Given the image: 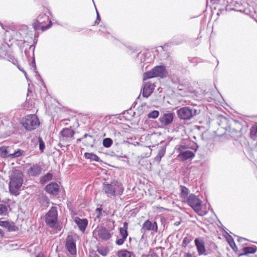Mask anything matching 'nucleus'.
I'll list each match as a JSON object with an SVG mask.
<instances>
[{"instance_id":"nucleus-1","label":"nucleus","mask_w":257,"mask_h":257,"mask_svg":"<svg viewBox=\"0 0 257 257\" xmlns=\"http://www.w3.org/2000/svg\"><path fill=\"white\" fill-rule=\"evenodd\" d=\"M10 180L9 189L10 194L15 196L19 195V190L24 182L23 173L16 170L11 176Z\"/></svg>"},{"instance_id":"nucleus-2","label":"nucleus","mask_w":257,"mask_h":257,"mask_svg":"<svg viewBox=\"0 0 257 257\" xmlns=\"http://www.w3.org/2000/svg\"><path fill=\"white\" fill-rule=\"evenodd\" d=\"M52 26V22L49 16L43 13H41L33 23V27L35 31L41 30L43 32L50 28Z\"/></svg>"},{"instance_id":"nucleus-3","label":"nucleus","mask_w":257,"mask_h":257,"mask_svg":"<svg viewBox=\"0 0 257 257\" xmlns=\"http://www.w3.org/2000/svg\"><path fill=\"white\" fill-rule=\"evenodd\" d=\"M168 72L164 65H157L151 70L148 71L143 74V80L154 78L160 77L164 78L167 76Z\"/></svg>"},{"instance_id":"nucleus-4","label":"nucleus","mask_w":257,"mask_h":257,"mask_svg":"<svg viewBox=\"0 0 257 257\" xmlns=\"http://www.w3.org/2000/svg\"><path fill=\"white\" fill-rule=\"evenodd\" d=\"M21 123L26 130L30 132L36 129L39 126L40 121L36 115L29 114L22 118Z\"/></svg>"},{"instance_id":"nucleus-5","label":"nucleus","mask_w":257,"mask_h":257,"mask_svg":"<svg viewBox=\"0 0 257 257\" xmlns=\"http://www.w3.org/2000/svg\"><path fill=\"white\" fill-rule=\"evenodd\" d=\"M199 113L197 109L193 107L184 106L176 110V114L181 120H190Z\"/></svg>"},{"instance_id":"nucleus-6","label":"nucleus","mask_w":257,"mask_h":257,"mask_svg":"<svg viewBox=\"0 0 257 257\" xmlns=\"http://www.w3.org/2000/svg\"><path fill=\"white\" fill-rule=\"evenodd\" d=\"M10 44L7 42L2 43L0 46V59H5L16 65L18 63L17 60L13 55V52L10 48Z\"/></svg>"},{"instance_id":"nucleus-7","label":"nucleus","mask_w":257,"mask_h":257,"mask_svg":"<svg viewBox=\"0 0 257 257\" xmlns=\"http://www.w3.org/2000/svg\"><path fill=\"white\" fill-rule=\"evenodd\" d=\"M188 205L191 207L195 212L198 213L199 215L203 216L205 213L202 214L199 213L202 208V201L199 197L194 194H189L188 199L186 200Z\"/></svg>"},{"instance_id":"nucleus-8","label":"nucleus","mask_w":257,"mask_h":257,"mask_svg":"<svg viewBox=\"0 0 257 257\" xmlns=\"http://www.w3.org/2000/svg\"><path fill=\"white\" fill-rule=\"evenodd\" d=\"M57 221V208L55 206H52L45 215V222L47 225L50 227H54Z\"/></svg>"},{"instance_id":"nucleus-9","label":"nucleus","mask_w":257,"mask_h":257,"mask_svg":"<svg viewBox=\"0 0 257 257\" xmlns=\"http://www.w3.org/2000/svg\"><path fill=\"white\" fill-rule=\"evenodd\" d=\"M186 146L179 145L176 148L177 151L179 152L177 158L181 161H185L189 159H192L195 157V153L189 150H187Z\"/></svg>"},{"instance_id":"nucleus-10","label":"nucleus","mask_w":257,"mask_h":257,"mask_svg":"<svg viewBox=\"0 0 257 257\" xmlns=\"http://www.w3.org/2000/svg\"><path fill=\"white\" fill-rule=\"evenodd\" d=\"M175 116V113L172 111L161 112L158 119L161 124L160 127L164 128L169 126L173 122Z\"/></svg>"},{"instance_id":"nucleus-11","label":"nucleus","mask_w":257,"mask_h":257,"mask_svg":"<svg viewBox=\"0 0 257 257\" xmlns=\"http://www.w3.org/2000/svg\"><path fill=\"white\" fill-rule=\"evenodd\" d=\"M100 29L98 30V33L100 35L104 36L106 39L109 41L114 42L116 41V38L111 35V29L107 26L104 24L100 25Z\"/></svg>"},{"instance_id":"nucleus-12","label":"nucleus","mask_w":257,"mask_h":257,"mask_svg":"<svg viewBox=\"0 0 257 257\" xmlns=\"http://www.w3.org/2000/svg\"><path fill=\"white\" fill-rule=\"evenodd\" d=\"M65 247L71 254L75 255L76 254V239L73 236H67L66 239Z\"/></svg>"},{"instance_id":"nucleus-13","label":"nucleus","mask_w":257,"mask_h":257,"mask_svg":"<svg viewBox=\"0 0 257 257\" xmlns=\"http://www.w3.org/2000/svg\"><path fill=\"white\" fill-rule=\"evenodd\" d=\"M225 141V127H218L216 131L213 132V141L215 144L222 143L223 144Z\"/></svg>"},{"instance_id":"nucleus-14","label":"nucleus","mask_w":257,"mask_h":257,"mask_svg":"<svg viewBox=\"0 0 257 257\" xmlns=\"http://www.w3.org/2000/svg\"><path fill=\"white\" fill-rule=\"evenodd\" d=\"M45 191L52 195H57L60 191V186L55 182H51L45 187Z\"/></svg>"},{"instance_id":"nucleus-15","label":"nucleus","mask_w":257,"mask_h":257,"mask_svg":"<svg viewBox=\"0 0 257 257\" xmlns=\"http://www.w3.org/2000/svg\"><path fill=\"white\" fill-rule=\"evenodd\" d=\"M97 234L101 239L108 240L111 238L113 232H111L110 229H107L105 227L101 226L97 230Z\"/></svg>"},{"instance_id":"nucleus-16","label":"nucleus","mask_w":257,"mask_h":257,"mask_svg":"<svg viewBox=\"0 0 257 257\" xmlns=\"http://www.w3.org/2000/svg\"><path fill=\"white\" fill-rule=\"evenodd\" d=\"M195 245L199 255H206L205 241L202 237H197L194 240Z\"/></svg>"},{"instance_id":"nucleus-17","label":"nucleus","mask_w":257,"mask_h":257,"mask_svg":"<svg viewBox=\"0 0 257 257\" xmlns=\"http://www.w3.org/2000/svg\"><path fill=\"white\" fill-rule=\"evenodd\" d=\"M142 232H145L146 231H158V225L156 221L152 223L150 220H146L143 224L141 230Z\"/></svg>"},{"instance_id":"nucleus-18","label":"nucleus","mask_w":257,"mask_h":257,"mask_svg":"<svg viewBox=\"0 0 257 257\" xmlns=\"http://www.w3.org/2000/svg\"><path fill=\"white\" fill-rule=\"evenodd\" d=\"M154 89V85L150 82L144 83L142 90V96L145 98H148L153 93Z\"/></svg>"},{"instance_id":"nucleus-19","label":"nucleus","mask_w":257,"mask_h":257,"mask_svg":"<svg viewBox=\"0 0 257 257\" xmlns=\"http://www.w3.org/2000/svg\"><path fill=\"white\" fill-rule=\"evenodd\" d=\"M103 190L107 196H115V188L114 187L112 182L109 184L107 182L103 183Z\"/></svg>"},{"instance_id":"nucleus-20","label":"nucleus","mask_w":257,"mask_h":257,"mask_svg":"<svg viewBox=\"0 0 257 257\" xmlns=\"http://www.w3.org/2000/svg\"><path fill=\"white\" fill-rule=\"evenodd\" d=\"M82 141L85 146L92 147L94 144L95 140L91 135L85 134L84 136L77 140V141Z\"/></svg>"},{"instance_id":"nucleus-21","label":"nucleus","mask_w":257,"mask_h":257,"mask_svg":"<svg viewBox=\"0 0 257 257\" xmlns=\"http://www.w3.org/2000/svg\"><path fill=\"white\" fill-rule=\"evenodd\" d=\"M74 222L77 225L81 231L84 232L85 231L88 225V220L86 218H80L76 217L74 219Z\"/></svg>"},{"instance_id":"nucleus-22","label":"nucleus","mask_w":257,"mask_h":257,"mask_svg":"<svg viewBox=\"0 0 257 257\" xmlns=\"http://www.w3.org/2000/svg\"><path fill=\"white\" fill-rule=\"evenodd\" d=\"M41 166L38 164H33L28 170V174L32 176H37L42 172Z\"/></svg>"},{"instance_id":"nucleus-23","label":"nucleus","mask_w":257,"mask_h":257,"mask_svg":"<svg viewBox=\"0 0 257 257\" xmlns=\"http://www.w3.org/2000/svg\"><path fill=\"white\" fill-rule=\"evenodd\" d=\"M12 148L10 146L0 147V157L4 159L11 158Z\"/></svg>"},{"instance_id":"nucleus-24","label":"nucleus","mask_w":257,"mask_h":257,"mask_svg":"<svg viewBox=\"0 0 257 257\" xmlns=\"http://www.w3.org/2000/svg\"><path fill=\"white\" fill-rule=\"evenodd\" d=\"M166 150V145H162L158 147V152L157 155L155 157L154 160L155 161L159 163L162 158L164 156Z\"/></svg>"},{"instance_id":"nucleus-25","label":"nucleus","mask_w":257,"mask_h":257,"mask_svg":"<svg viewBox=\"0 0 257 257\" xmlns=\"http://www.w3.org/2000/svg\"><path fill=\"white\" fill-rule=\"evenodd\" d=\"M8 41L9 42H11V45H12L13 44H15L20 48L21 50H22L25 47V41L22 40H19L18 38L12 37L11 38H10V37Z\"/></svg>"},{"instance_id":"nucleus-26","label":"nucleus","mask_w":257,"mask_h":257,"mask_svg":"<svg viewBox=\"0 0 257 257\" xmlns=\"http://www.w3.org/2000/svg\"><path fill=\"white\" fill-rule=\"evenodd\" d=\"M257 251V247L256 246L251 247H243L241 249V252L239 253V256L248 255L250 253H254Z\"/></svg>"},{"instance_id":"nucleus-27","label":"nucleus","mask_w":257,"mask_h":257,"mask_svg":"<svg viewBox=\"0 0 257 257\" xmlns=\"http://www.w3.org/2000/svg\"><path fill=\"white\" fill-rule=\"evenodd\" d=\"M117 257H135V254L133 251H130L126 249H122L117 252Z\"/></svg>"},{"instance_id":"nucleus-28","label":"nucleus","mask_w":257,"mask_h":257,"mask_svg":"<svg viewBox=\"0 0 257 257\" xmlns=\"http://www.w3.org/2000/svg\"><path fill=\"white\" fill-rule=\"evenodd\" d=\"M84 156L86 159L90 160V161H95L97 162H102L100 158L93 153L86 152L84 153Z\"/></svg>"},{"instance_id":"nucleus-29","label":"nucleus","mask_w":257,"mask_h":257,"mask_svg":"<svg viewBox=\"0 0 257 257\" xmlns=\"http://www.w3.org/2000/svg\"><path fill=\"white\" fill-rule=\"evenodd\" d=\"M75 132L70 128H64L60 132V135L65 138H72L74 135Z\"/></svg>"},{"instance_id":"nucleus-30","label":"nucleus","mask_w":257,"mask_h":257,"mask_svg":"<svg viewBox=\"0 0 257 257\" xmlns=\"http://www.w3.org/2000/svg\"><path fill=\"white\" fill-rule=\"evenodd\" d=\"M3 227L5 228L10 232L17 231L19 230L18 227L16 226L13 222L5 221Z\"/></svg>"},{"instance_id":"nucleus-31","label":"nucleus","mask_w":257,"mask_h":257,"mask_svg":"<svg viewBox=\"0 0 257 257\" xmlns=\"http://www.w3.org/2000/svg\"><path fill=\"white\" fill-rule=\"evenodd\" d=\"M249 137L253 141H257V122L254 123L249 129Z\"/></svg>"},{"instance_id":"nucleus-32","label":"nucleus","mask_w":257,"mask_h":257,"mask_svg":"<svg viewBox=\"0 0 257 257\" xmlns=\"http://www.w3.org/2000/svg\"><path fill=\"white\" fill-rule=\"evenodd\" d=\"M226 240H227V242L229 244L230 246L233 250V251H234L235 252H237V251L238 250L237 247L232 237L230 234H229L226 231Z\"/></svg>"},{"instance_id":"nucleus-33","label":"nucleus","mask_w":257,"mask_h":257,"mask_svg":"<svg viewBox=\"0 0 257 257\" xmlns=\"http://www.w3.org/2000/svg\"><path fill=\"white\" fill-rule=\"evenodd\" d=\"M149 55V54L148 53L140 52L138 54L137 59L140 60L141 63H148L151 61V60H148L149 59L147 58Z\"/></svg>"},{"instance_id":"nucleus-34","label":"nucleus","mask_w":257,"mask_h":257,"mask_svg":"<svg viewBox=\"0 0 257 257\" xmlns=\"http://www.w3.org/2000/svg\"><path fill=\"white\" fill-rule=\"evenodd\" d=\"M52 179L53 174L50 172H48L45 175L40 178V182L41 184L44 185L47 182L52 180Z\"/></svg>"},{"instance_id":"nucleus-35","label":"nucleus","mask_w":257,"mask_h":257,"mask_svg":"<svg viewBox=\"0 0 257 257\" xmlns=\"http://www.w3.org/2000/svg\"><path fill=\"white\" fill-rule=\"evenodd\" d=\"M114 187L115 188V192H117L118 194L121 195L123 192V187L121 182L118 181H114L112 182Z\"/></svg>"},{"instance_id":"nucleus-36","label":"nucleus","mask_w":257,"mask_h":257,"mask_svg":"<svg viewBox=\"0 0 257 257\" xmlns=\"http://www.w3.org/2000/svg\"><path fill=\"white\" fill-rule=\"evenodd\" d=\"M96 251L102 256H105L108 254L109 249L107 247L100 246L97 247Z\"/></svg>"},{"instance_id":"nucleus-37","label":"nucleus","mask_w":257,"mask_h":257,"mask_svg":"<svg viewBox=\"0 0 257 257\" xmlns=\"http://www.w3.org/2000/svg\"><path fill=\"white\" fill-rule=\"evenodd\" d=\"M180 196L183 199L187 200L189 197V189L184 186H181Z\"/></svg>"},{"instance_id":"nucleus-38","label":"nucleus","mask_w":257,"mask_h":257,"mask_svg":"<svg viewBox=\"0 0 257 257\" xmlns=\"http://www.w3.org/2000/svg\"><path fill=\"white\" fill-rule=\"evenodd\" d=\"M25 154V152L20 149H19L14 151V153H11V158H16L21 156H24Z\"/></svg>"},{"instance_id":"nucleus-39","label":"nucleus","mask_w":257,"mask_h":257,"mask_svg":"<svg viewBox=\"0 0 257 257\" xmlns=\"http://www.w3.org/2000/svg\"><path fill=\"white\" fill-rule=\"evenodd\" d=\"M113 144L112 140L110 138H105L102 140V145L106 148H110Z\"/></svg>"},{"instance_id":"nucleus-40","label":"nucleus","mask_w":257,"mask_h":257,"mask_svg":"<svg viewBox=\"0 0 257 257\" xmlns=\"http://www.w3.org/2000/svg\"><path fill=\"white\" fill-rule=\"evenodd\" d=\"M38 143L40 152L43 153L46 148L45 144L42 138L40 136L38 137Z\"/></svg>"},{"instance_id":"nucleus-41","label":"nucleus","mask_w":257,"mask_h":257,"mask_svg":"<svg viewBox=\"0 0 257 257\" xmlns=\"http://www.w3.org/2000/svg\"><path fill=\"white\" fill-rule=\"evenodd\" d=\"M193 237L191 236H185L182 241V247L186 248L187 246L192 241Z\"/></svg>"},{"instance_id":"nucleus-42","label":"nucleus","mask_w":257,"mask_h":257,"mask_svg":"<svg viewBox=\"0 0 257 257\" xmlns=\"http://www.w3.org/2000/svg\"><path fill=\"white\" fill-rule=\"evenodd\" d=\"M185 146H186V147L188 149H190L195 151V152L197 151L199 147L197 144L193 141H190L189 143L187 145H186Z\"/></svg>"},{"instance_id":"nucleus-43","label":"nucleus","mask_w":257,"mask_h":257,"mask_svg":"<svg viewBox=\"0 0 257 257\" xmlns=\"http://www.w3.org/2000/svg\"><path fill=\"white\" fill-rule=\"evenodd\" d=\"M160 115V112L158 110H154L151 112H150L147 116L149 118H153L155 119L159 117Z\"/></svg>"},{"instance_id":"nucleus-44","label":"nucleus","mask_w":257,"mask_h":257,"mask_svg":"<svg viewBox=\"0 0 257 257\" xmlns=\"http://www.w3.org/2000/svg\"><path fill=\"white\" fill-rule=\"evenodd\" d=\"M34 50L35 48L34 47L33 48L32 50V61L30 63V65L31 66L32 69H33L34 71L37 70V67H36V61H35V58L34 56Z\"/></svg>"},{"instance_id":"nucleus-45","label":"nucleus","mask_w":257,"mask_h":257,"mask_svg":"<svg viewBox=\"0 0 257 257\" xmlns=\"http://www.w3.org/2000/svg\"><path fill=\"white\" fill-rule=\"evenodd\" d=\"M7 206L3 204H0V215H5L7 213Z\"/></svg>"},{"instance_id":"nucleus-46","label":"nucleus","mask_w":257,"mask_h":257,"mask_svg":"<svg viewBox=\"0 0 257 257\" xmlns=\"http://www.w3.org/2000/svg\"><path fill=\"white\" fill-rule=\"evenodd\" d=\"M119 233H120L121 237H123V238L126 239V238L128 235L127 230H125V229H123L121 227H120L119 228Z\"/></svg>"},{"instance_id":"nucleus-47","label":"nucleus","mask_w":257,"mask_h":257,"mask_svg":"<svg viewBox=\"0 0 257 257\" xmlns=\"http://www.w3.org/2000/svg\"><path fill=\"white\" fill-rule=\"evenodd\" d=\"M102 208L101 207H97L95 209V212L97 213L96 217L97 218H100L102 216Z\"/></svg>"},{"instance_id":"nucleus-48","label":"nucleus","mask_w":257,"mask_h":257,"mask_svg":"<svg viewBox=\"0 0 257 257\" xmlns=\"http://www.w3.org/2000/svg\"><path fill=\"white\" fill-rule=\"evenodd\" d=\"M126 240V238H124L123 237H121L120 238H117L115 241V243L116 245H121L123 244L125 240Z\"/></svg>"},{"instance_id":"nucleus-49","label":"nucleus","mask_w":257,"mask_h":257,"mask_svg":"<svg viewBox=\"0 0 257 257\" xmlns=\"http://www.w3.org/2000/svg\"><path fill=\"white\" fill-rule=\"evenodd\" d=\"M37 36H36V35H35V39L34 40V43L32 45H31L29 46V50L32 49L33 50V48L34 47L35 48V45L37 42Z\"/></svg>"},{"instance_id":"nucleus-50","label":"nucleus","mask_w":257,"mask_h":257,"mask_svg":"<svg viewBox=\"0 0 257 257\" xmlns=\"http://www.w3.org/2000/svg\"><path fill=\"white\" fill-rule=\"evenodd\" d=\"M95 9H96V21H95V24H96V23H97V21H98V22L100 21L101 18H100V16L96 8H95Z\"/></svg>"},{"instance_id":"nucleus-51","label":"nucleus","mask_w":257,"mask_h":257,"mask_svg":"<svg viewBox=\"0 0 257 257\" xmlns=\"http://www.w3.org/2000/svg\"><path fill=\"white\" fill-rule=\"evenodd\" d=\"M108 222L111 223L112 224V227H109V228L111 230H112L113 229H114V224L115 223V221L113 220H111V219H108L107 220Z\"/></svg>"},{"instance_id":"nucleus-52","label":"nucleus","mask_w":257,"mask_h":257,"mask_svg":"<svg viewBox=\"0 0 257 257\" xmlns=\"http://www.w3.org/2000/svg\"><path fill=\"white\" fill-rule=\"evenodd\" d=\"M177 38L176 37H174L173 38V43L175 44V45H179V44H181L183 43V40L182 39H181L180 40H179V41H175V40Z\"/></svg>"},{"instance_id":"nucleus-53","label":"nucleus","mask_w":257,"mask_h":257,"mask_svg":"<svg viewBox=\"0 0 257 257\" xmlns=\"http://www.w3.org/2000/svg\"><path fill=\"white\" fill-rule=\"evenodd\" d=\"M35 73H36V76L37 77V79L38 80H42V81H43V80H42V78L40 75V74H39V73L38 72V71L36 70L35 71H34Z\"/></svg>"},{"instance_id":"nucleus-54","label":"nucleus","mask_w":257,"mask_h":257,"mask_svg":"<svg viewBox=\"0 0 257 257\" xmlns=\"http://www.w3.org/2000/svg\"><path fill=\"white\" fill-rule=\"evenodd\" d=\"M52 228H55L57 230L60 231L61 228H62V226L61 225H60L58 223V222L57 221V223H56V225H55V227H52Z\"/></svg>"},{"instance_id":"nucleus-55","label":"nucleus","mask_w":257,"mask_h":257,"mask_svg":"<svg viewBox=\"0 0 257 257\" xmlns=\"http://www.w3.org/2000/svg\"><path fill=\"white\" fill-rule=\"evenodd\" d=\"M224 11L225 10L223 8L219 9L218 12H217V15L219 16L220 15L223 14Z\"/></svg>"},{"instance_id":"nucleus-56","label":"nucleus","mask_w":257,"mask_h":257,"mask_svg":"<svg viewBox=\"0 0 257 257\" xmlns=\"http://www.w3.org/2000/svg\"><path fill=\"white\" fill-rule=\"evenodd\" d=\"M128 225V222L126 221H124V222H123V227H122L121 228L123 229H125V230H127Z\"/></svg>"},{"instance_id":"nucleus-57","label":"nucleus","mask_w":257,"mask_h":257,"mask_svg":"<svg viewBox=\"0 0 257 257\" xmlns=\"http://www.w3.org/2000/svg\"><path fill=\"white\" fill-rule=\"evenodd\" d=\"M89 257H100V256L97 253H96V252H93V251H92V252L90 253Z\"/></svg>"},{"instance_id":"nucleus-58","label":"nucleus","mask_w":257,"mask_h":257,"mask_svg":"<svg viewBox=\"0 0 257 257\" xmlns=\"http://www.w3.org/2000/svg\"><path fill=\"white\" fill-rule=\"evenodd\" d=\"M197 58L196 57L189 58V61L192 63H196Z\"/></svg>"},{"instance_id":"nucleus-59","label":"nucleus","mask_w":257,"mask_h":257,"mask_svg":"<svg viewBox=\"0 0 257 257\" xmlns=\"http://www.w3.org/2000/svg\"><path fill=\"white\" fill-rule=\"evenodd\" d=\"M18 68H19V69L20 71H22V72H24V75H25V77H26V79L28 80V76H27V74L26 72V71H25L23 69L21 68L19 66H18Z\"/></svg>"},{"instance_id":"nucleus-60","label":"nucleus","mask_w":257,"mask_h":257,"mask_svg":"<svg viewBox=\"0 0 257 257\" xmlns=\"http://www.w3.org/2000/svg\"><path fill=\"white\" fill-rule=\"evenodd\" d=\"M43 200L44 202H46L47 203H48L50 200L49 199L48 197L47 196H45L43 198Z\"/></svg>"},{"instance_id":"nucleus-61","label":"nucleus","mask_w":257,"mask_h":257,"mask_svg":"<svg viewBox=\"0 0 257 257\" xmlns=\"http://www.w3.org/2000/svg\"><path fill=\"white\" fill-rule=\"evenodd\" d=\"M5 235V233L4 231L0 228V237H3Z\"/></svg>"},{"instance_id":"nucleus-62","label":"nucleus","mask_w":257,"mask_h":257,"mask_svg":"<svg viewBox=\"0 0 257 257\" xmlns=\"http://www.w3.org/2000/svg\"><path fill=\"white\" fill-rule=\"evenodd\" d=\"M184 257H192V254L189 252L185 253Z\"/></svg>"},{"instance_id":"nucleus-63","label":"nucleus","mask_w":257,"mask_h":257,"mask_svg":"<svg viewBox=\"0 0 257 257\" xmlns=\"http://www.w3.org/2000/svg\"><path fill=\"white\" fill-rule=\"evenodd\" d=\"M131 112H132V110H131V109H130L128 110L124 111L123 112V114H125V113H128V114L130 113H131Z\"/></svg>"},{"instance_id":"nucleus-64","label":"nucleus","mask_w":257,"mask_h":257,"mask_svg":"<svg viewBox=\"0 0 257 257\" xmlns=\"http://www.w3.org/2000/svg\"><path fill=\"white\" fill-rule=\"evenodd\" d=\"M5 221H2L0 219V226H2L3 227L4 225H5Z\"/></svg>"}]
</instances>
